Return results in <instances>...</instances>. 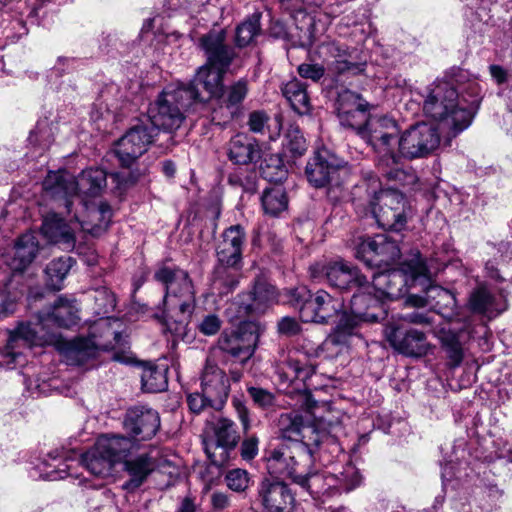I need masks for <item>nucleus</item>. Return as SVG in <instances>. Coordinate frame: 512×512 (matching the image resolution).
<instances>
[{
  "mask_svg": "<svg viewBox=\"0 0 512 512\" xmlns=\"http://www.w3.org/2000/svg\"><path fill=\"white\" fill-rule=\"evenodd\" d=\"M78 321V309L74 302L60 297L51 311L40 312L32 320L21 321L9 331L7 344L1 351L4 364L9 369L22 365L25 349L53 344L58 337L55 328H69Z\"/></svg>",
  "mask_w": 512,
  "mask_h": 512,
  "instance_id": "1",
  "label": "nucleus"
},
{
  "mask_svg": "<svg viewBox=\"0 0 512 512\" xmlns=\"http://www.w3.org/2000/svg\"><path fill=\"white\" fill-rule=\"evenodd\" d=\"M400 135L398 123L386 116H370L364 127L359 130V136L372 147L376 154V166L389 181L401 185L413 179V174L397 167V145Z\"/></svg>",
  "mask_w": 512,
  "mask_h": 512,
  "instance_id": "2",
  "label": "nucleus"
},
{
  "mask_svg": "<svg viewBox=\"0 0 512 512\" xmlns=\"http://www.w3.org/2000/svg\"><path fill=\"white\" fill-rule=\"evenodd\" d=\"M423 111L427 117L438 121L455 137L472 123V114L458 99L453 83L438 80L423 91Z\"/></svg>",
  "mask_w": 512,
  "mask_h": 512,
  "instance_id": "3",
  "label": "nucleus"
},
{
  "mask_svg": "<svg viewBox=\"0 0 512 512\" xmlns=\"http://www.w3.org/2000/svg\"><path fill=\"white\" fill-rule=\"evenodd\" d=\"M88 220H82L76 213L74 222H66L57 213H48L42 222L41 231L48 242L58 245L64 251L76 249V228H80L92 236H100L109 226L112 210L108 203L102 202L97 208L88 211Z\"/></svg>",
  "mask_w": 512,
  "mask_h": 512,
  "instance_id": "4",
  "label": "nucleus"
},
{
  "mask_svg": "<svg viewBox=\"0 0 512 512\" xmlns=\"http://www.w3.org/2000/svg\"><path fill=\"white\" fill-rule=\"evenodd\" d=\"M308 422L297 412L280 415L278 428L281 442H299L309 448L318 447L322 443L336 444L338 437L343 433L341 421L332 412L316 416Z\"/></svg>",
  "mask_w": 512,
  "mask_h": 512,
  "instance_id": "5",
  "label": "nucleus"
},
{
  "mask_svg": "<svg viewBox=\"0 0 512 512\" xmlns=\"http://www.w3.org/2000/svg\"><path fill=\"white\" fill-rule=\"evenodd\" d=\"M106 180V172L101 168L83 170L77 178L66 171L49 172L43 181V188L49 196L64 200L68 214L72 212L71 198L81 195L88 212L90 208L87 207L86 199L99 196L106 188Z\"/></svg>",
  "mask_w": 512,
  "mask_h": 512,
  "instance_id": "6",
  "label": "nucleus"
},
{
  "mask_svg": "<svg viewBox=\"0 0 512 512\" xmlns=\"http://www.w3.org/2000/svg\"><path fill=\"white\" fill-rule=\"evenodd\" d=\"M203 100L193 86L169 84L150 103L147 112L149 122L158 130H177L185 120L188 109Z\"/></svg>",
  "mask_w": 512,
  "mask_h": 512,
  "instance_id": "7",
  "label": "nucleus"
},
{
  "mask_svg": "<svg viewBox=\"0 0 512 512\" xmlns=\"http://www.w3.org/2000/svg\"><path fill=\"white\" fill-rule=\"evenodd\" d=\"M369 210L379 227L394 232L406 228L411 208L405 195L397 189H378V181L365 182Z\"/></svg>",
  "mask_w": 512,
  "mask_h": 512,
  "instance_id": "8",
  "label": "nucleus"
},
{
  "mask_svg": "<svg viewBox=\"0 0 512 512\" xmlns=\"http://www.w3.org/2000/svg\"><path fill=\"white\" fill-rule=\"evenodd\" d=\"M124 471L128 479L123 488L128 491L141 487L151 475H155L160 489L174 485L179 476L178 468L159 449H151L125 460Z\"/></svg>",
  "mask_w": 512,
  "mask_h": 512,
  "instance_id": "9",
  "label": "nucleus"
},
{
  "mask_svg": "<svg viewBox=\"0 0 512 512\" xmlns=\"http://www.w3.org/2000/svg\"><path fill=\"white\" fill-rule=\"evenodd\" d=\"M427 267L422 261H412L405 264L402 269H393L379 272L373 275L372 286L364 289L365 293H370L379 302V298L396 300L408 292L409 287H417V282L426 284L428 278L426 275ZM376 310L380 311L383 317L384 311L378 303Z\"/></svg>",
  "mask_w": 512,
  "mask_h": 512,
  "instance_id": "10",
  "label": "nucleus"
},
{
  "mask_svg": "<svg viewBox=\"0 0 512 512\" xmlns=\"http://www.w3.org/2000/svg\"><path fill=\"white\" fill-rule=\"evenodd\" d=\"M154 279L165 288V311L189 316L195 307V290L187 271L177 266L163 265L154 273Z\"/></svg>",
  "mask_w": 512,
  "mask_h": 512,
  "instance_id": "11",
  "label": "nucleus"
},
{
  "mask_svg": "<svg viewBox=\"0 0 512 512\" xmlns=\"http://www.w3.org/2000/svg\"><path fill=\"white\" fill-rule=\"evenodd\" d=\"M313 461V448L299 442H280L268 452L266 467L270 475L287 478L294 483Z\"/></svg>",
  "mask_w": 512,
  "mask_h": 512,
  "instance_id": "12",
  "label": "nucleus"
},
{
  "mask_svg": "<svg viewBox=\"0 0 512 512\" xmlns=\"http://www.w3.org/2000/svg\"><path fill=\"white\" fill-rule=\"evenodd\" d=\"M291 296L303 322L329 324L344 311L343 300L324 290L312 294L306 287H300L294 289Z\"/></svg>",
  "mask_w": 512,
  "mask_h": 512,
  "instance_id": "13",
  "label": "nucleus"
},
{
  "mask_svg": "<svg viewBox=\"0 0 512 512\" xmlns=\"http://www.w3.org/2000/svg\"><path fill=\"white\" fill-rule=\"evenodd\" d=\"M378 307V301L370 293H355L351 298L352 316L342 311L340 320L333 333L329 336V341L333 345H347L349 338L357 334L358 322H377L382 319L375 310Z\"/></svg>",
  "mask_w": 512,
  "mask_h": 512,
  "instance_id": "14",
  "label": "nucleus"
},
{
  "mask_svg": "<svg viewBox=\"0 0 512 512\" xmlns=\"http://www.w3.org/2000/svg\"><path fill=\"white\" fill-rule=\"evenodd\" d=\"M440 133L436 126L418 123L400 133L396 152L397 167L401 159H420L429 156L440 146Z\"/></svg>",
  "mask_w": 512,
  "mask_h": 512,
  "instance_id": "15",
  "label": "nucleus"
},
{
  "mask_svg": "<svg viewBox=\"0 0 512 512\" xmlns=\"http://www.w3.org/2000/svg\"><path fill=\"white\" fill-rule=\"evenodd\" d=\"M312 278L325 279L328 285L339 290L357 289V293L369 288L366 276L343 260L329 261L323 264H315L310 267Z\"/></svg>",
  "mask_w": 512,
  "mask_h": 512,
  "instance_id": "16",
  "label": "nucleus"
},
{
  "mask_svg": "<svg viewBox=\"0 0 512 512\" xmlns=\"http://www.w3.org/2000/svg\"><path fill=\"white\" fill-rule=\"evenodd\" d=\"M159 131L150 122L133 125L116 143L115 154L123 167H131L154 142Z\"/></svg>",
  "mask_w": 512,
  "mask_h": 512,
  "instance_id": "17",
  "label": "nucleus"
},
{
  "mask_svg": "<svg viewBox=\"0 0 512 512\" xmlns=\"http://www.w3.org/2000/svg\"><path fill=\"white\" fill-rule=\"evenodd\" d=\"M305 174L307 180L316 188L326 185L338 187L347 177L348 169L334 154L327 149H319L308 161Z\"/></svg>",
  "mask_w": 512,
  "mask_h": 512,
  "instance_id": "18",
  "label": "nucleus"
},
{
  "mask_svg": "<svg viewBox=\"0 0 512 512\" xmlns=\"http://www.w3.org/2000/svg\"><path fill=\"white\" fill-rule=\"evenodd\" d=\"M401 251L396 240L387 234L360 238L355 256L368 266H388L400 258Z\"/></svg>",
  "mask_w": 512,
  "mask_h": 512,
  "instance_id": "19",
  "label": "nucleus"
},
{
  "mask_svg": "<svg viewBox=\"0 0 512 512\" xmlns=\"http://www.w3.org/2000/svg\"><path fill=\"white\" fill-rule=\"evenodd\" d=\"M201 391L210 401V407L221 410L227 402L230 393V381L226 373L220 369L209 355L206 358L201 376Z\"/></svg>",
  "mask_w": 512,
  "mask_h": 512,
  "instance_id": "20",
  "label": "nucleus"
},
{
  "mask_svg": "<svg viewBox=\"0 0 512 512\" xmlns=\"http://www.w3.org/2000/svg\"><path fill=\"white\" fill-rule=\"evenodd\" d=\"M384 335L391 347L408 357H422L427 354L429 344L426 335L416 329H406L396 323H388Z\"/></svg>",
  "mask_w": 512,
  "mask_h": 512,
  "instance_id": "21",
  "label": "nucleus"
},
{
  "mask_svg": "<svg viewBox=\"0 0 512 512\" xmlns=\"http://www.w3.org/2000/svg\"><path fill=\"white\" fill-rule=\"evenodd\" d=\"M317 54L328 63L329 69L338 75L345 73L358 75L365 70L366 63L356 61L354 50L337 41L322 42L317 48Z\"/></svg>",
  "mask_w": 512,
  "mask_h": 512,
  "instance_id": "22",
  "label": "nucleus"
},
{
  "mask_svg": "<svg viewBox=\"0 0 512 512\" xmlns=\"http://www.w3.org/2000/svg\"><path fill=\"white\" fill-rule=\"evenodd\" d=\"M213 431L215 441L206 443L205 451L214 465L223 466L228 461L229 451L236 447L239 435L235 423L225 417L217 419Z\"/></svg>",
  "mask_w": 512,
  "mask_h": 512,
  "instance_id": "23",
  "label": "nucleus"
},
{
  "mask_svg": "<svg viewBox=\"0 0 512 512\" xmlns=\"http://www.w3.org/2000/svg\"><path fill=\"white\" fill-rule=\"evenodd\" d=\"M258 502L264 512H293L295 497L284 481L263 479L258 486Z\"/></svg>",
  "mask_w": 512,
  "mask_h": 512,
  "instance_id": "24",
  "label": "nucleus"
},
{
  "mask_svg": "<svg viewBox=\"0 0 512 512\" xmlns=\"http://www.w3.org/2000/svg\"><path fill=\"white\" fill-rule=\"evenodd\" d=\"M123 426L134 440H149L156 435L160 428V416L152 408L135 406L127 410Z\"/></svg>",
  "mask_w": 512,
  "mask_h": 512,
  "instance_id": "25",
  "label": "nucleus"
},
{
  "mask_svg": "<svg viewBox=\"0 0 512 512\" xmlns=\"http://www.w3.org/2000/svg\"><path fill=\"white\" fill-rule=\"evenodd\" d=\"M257 336L253 333H244L240 329L234 331H224L217 341L216 350L231 357L235 362L244 365L254 354L256 348Z\"/></svg>",
  "mask_w": 512,
  "mask_h": 512,
  "instance_id": "26",
  "label": "nucleus"
},
{
  "mask_svg": "<svg viewBox=\"0 0 512 512\" xmlns=\"http://www.w3.org/2000/svg\"><path fill=\"white\" fill-rule=\"evenodd\" d=\"M199 45L207 58L206 64L214 68L228 70L236 57L235 49L226 43L224 29L209 31L199 39Z\"/></svg>",
  "mask_w": 512,
  "mask_h": 512,
  "instance_id": "27",
  "label": "nucleus"
},
{
  "mask_svg": "<svg viewBox=\"0 0 512 512\" xmlns=\"http://www.w3.org/2000/svg\"><path fill=\"white\" fill-rule=\"evenodd\" d=\"M39 250L37 237L33 233H25L16 241L12 254L2 257V263L12 273L13 280L22 277V272L33 262Z\"/></svg>",
  "mask_w": 512,
  "mask_h": 512,
  "instance_id": "28",
  "label": "nucleus"
},
{
  "mask_svg": "<svg viewBox=\"0 0 512 512\" xmlns=\"http://www.w3.org/2000/svg\"><path fill=\"white\" fill-rule=\"evenodd\" d=\"M244 241L245 232L241 225H233L227 228L216 248L218 263L240 269Z\"/></svg>",
  "mask_w": 512,
  "mask_h": 512,
  "instance_id": "29",
  "label": "nucleus"
},
{
  "mask_svg": "<svg viewBox=\"0 0 512 512\" xmlns=\"http://www.w3.org/2000/svg\"><path fill=\"white\" fill-rule=\"evenodd\" d=\"M337 483L334 474L320 471L316 468L315 460L305 467V472L301 473L294 482V484L308 492L313 498L334 496Z\"/></svg>",
  "mask_w": 512,
  "mask_h": 512,
  "instance_id": "30",
  "label": "nucleus"
},
{
  "mask_svg": "<svg viewBox=\"0 0 512 512\" xmlns=\"http://www.w3.org/2000/svg\"><path fill=\"white\" fill-rule=\"evenodd\" d=\"M244 297V295L240 296V310L245 314H260L276 303L277 291L265 278L258 277L255 279L252 290L246 295L247 300Z\"/></svg>",
  "mask_w": 512,
  "mask_h": 512,
  "instance_id": "31",
  "label": "nucleus"
},
{
  "mask_svg": "<svg viewBox=\"0 0 512 512\" xmlns=\"http://www.w3.org/2000/svg\"><path fill=\"white\" fill-rule=\"evenodd\" d=\"M450 82L454 84L461 104L471 111L473 118L479 108L483 96L482 86L479 83L478 78L472 76L466 70L458 69L454 73Z\"/></svg>",
  "mask_w": 512,
  "mask_h": 512,
  "instance_id": "32",
  "label": "nucleus"
},
{
  "mask_svg": "<svg viewBox=\"0 0 512 512\" xmlns=\"http://www.w3.org/2000/svg\"><path fill=\"white\" fill-rule=\"evenodd\" d=\"M226 69L214 68L208 64L201 66L195 75V78L184 86H193L204 99L220 97L223 94V77Z\"/></svg>",
  "mask_w": 512,
  "mask_h": 512,
  "instance_id": "33",
  "label": "nucleus"
},
{
  "mask_svg": "<svg viewBox=\"0 0 512 512\" xmlns=\"http://www.w3.org/2000/svg\"><path fill=\"white\" fill-rule=\"evenodd\" d=\"M261 147L258 141L244 133L233 136L227 146V156L238 165L257 163L261 158Z\"/></svg>",
  "mask_w": 512,
  "mask_h": 512,
  "instance_id": "34",
  "label": "nucleus"
},
{
  "mask_svg": "<svg viewBox=\"0 0 512 512\" xmlns=\"http://www.w3.org/2000/svg\"><path fill=\"white\" fill-rule=\"evenodd\" d=\"M102 345L96 341L95 336L79 337L64 344L62 353L68 365L79 366L95 357Z\"/></svg>",
  "mask_w": 512,
  "mask_h": 512,
  "instance_id": "35",
  "label": "nucleus"
},
{
  "mask_svg": "<svg viewBox=\"0 0 512 512\" xmlns=\"http://www.w3.org/2000/svg\"><path fill=\"white\" fill-rule=\"evenodd\" d=\"M469 308L474 313L493 319L506 310V305L501 297H496L486 287L480 286L470 294Z\"/></svg>",
  "mask_w": 512,
  "mask_h": 512,
  "instance_id": "36",
  "label": "nucleus"
},
{
  "mask_svg": "<svg viewBox=\"0 0 512 512\" xmlns=\"http://www.w3.org/2000/svg\"><path fill=\"white\" fill-rule=\"evenodd\" d=\"M96 444L98 450L104 452L116 464L126 458L134 447L131 437L123 435H102Z\"/></svg>",
  "mask_w": 512,
  "mask_h": 512,
  "instance_id": "37",
  "label": "nucleus"
},
{
  "mask_svg": "<svg viewBox=\"0 0 512 512\" xmlns=\"http://www.w3.org/2000/svg\"><path fill=\"white\" fill-rule=\"evenodd\" d=\"M69 461V459L60 455L58 451L49 453L47 459H44L38 466L40 476L49 481L61 480L68 476H73L71 472L73 465L69 464Z\"/></svg>",
  "mask_w": 512,
  "mask_h": 512,
  "instance_id": "38",
  "label": "nucleus"
},
{
  "mask_svg": "<svg viewBox=\"0 0 512 512\" xmlns=\"http://www.w3.org/2000/svg\"><path fill=\"white\" fill-rule=\"evenodd\" d=\"M282 94L291 108L299 115H307L311 111L310 97L307 87L298 79H293L281 88Z\"/></svg>",
  "mask_w": 512,
  "mask_h": 512,
  "instance_id": "39",
  "label": "nucleus"
},
{
  "mask_svg": "<svg viewBox=\"0 0 512 512\" xmlns=\"http://www.w3.org/2000/svg\"><path fill=\"white\" fill-rule=\"evenodd\" d=\"M76 465L83 464L85 469L92 475L100 478L108 477L112 474L115 464L108 458L104 452L98 450V445L82 455L81 461H74Z\"/></svg>",
  "mask_w": 512,
  "mask_h": 512,
  "instance_id": "40",
  "label": "nucleus"
},
{
  "mask_svg": "<svg viewBox=\"0 0 512 512\" xmlns=\"http://www.w3.org/2000/svg\"><path fill=\"white\" fill-rule=\"evenodd\" d=\"M75 263L72 257H59L50 261L45 268L46 285L48 288L59 291L63 288V281Z\"/></svg>",
  "mask_w": 512,
  "mask_h": 512,
  "instance_id": "41",
  "label": "nucleus"
},
{
  "mask_svg": "<svg viewBox=\"0 0 512 512\" xmlns=\"http://www.w3.org/2000/svg\"><path fill=\"white\" fill-rule=\"evenodd\" d=\"M261 14L254 13L241 22L235 30V43L238 47H246L252 44L261 34Z\"/></svg>",
  "mask_w": 512,
  "mask_h": 512,
  "instance_id": "42",
  "label": "nucleus"
},
{
  "mask_svg": "<svg viewBox=\"0 0 512 512\" xmlns=\"http://www.w3.org/2000/svg\"><path fill=\"white\" fill-rule=\"evenodd\" d=\"M141 383L145 392H162L168 386L166 372L155 365L145 364L142 368Z\"/></svg>",
  "mask_w": 512,
  "mask_h": 512,
  "instance_id": "43",
  "label": "nucleus"
},
{
  "mask_svg": "<svg viewBox=\"0 0 512 512\" xmlns=\"http://www.w3.org/2000/svg\"><path fill=\"white\" fill-rule=\"evenodd\" d=\"M439 339L441 347L448 358V365L451 368L460 366L464 358V351L458 334L452 331L441 330Z\"/></svg>",
  "mask_w": 512,
  "mask_h": 512,
  "instance_id": "44",
  "label": "nucleus"
},
{
  "mask_svg": "<svg viewBox=\"0 0 512 512\" xmlns=\"http://www.w3.org/2000/svg\"><path fill=\"white\" fill-rule=\"evenodd\" d=\"M261 204L266 214L277 216L288 206L286 192L281 186L266 188L261 197Z\"/></svg>",
  "mask_w": 512,
  "mask_h": 512,
  "instance_id": "45",
  "label": "nucleus"
},
{
  "mask_svg": "<svg viewBox=\"0 0 512 512\" xmlns=\"http://www.w3.org/2000/svg\"><path fill=\"white\" fill-rule=\"evenodd\" d=\"M18 285V280H11V285L0 286V319L9 317L16 311L17 301L22 294Z\"/></svg>",
  "mask_w": 512,
  "mask_h": 512,
  "instance_id": "46",
  "label": "nucleus"
},
{
  "mask_svg": "<svg viewBox=\"0 0 512 512\" xmlns=\"http://www.w3.org/2000/svg\"><path fill=\"white\" fill-rule=\"evenodd\" d=\"M369 104L360 94L349 89H342L338 92L336 100L337 115L350 113L352 110L368 108Z\"/></svg>",
  "mask_w": 512,
  "mask_h": 512,
  "instance_id": "47",
  "label": "nucleus"
},
{
  "mask_svg": "<svg viewBox=\"0 0 512 512\" xmlns=\"http://www.w3.org/2000/svg\"><path fill=\"white\" fill-rule=\"evenodd\" d=\"M334 477L338 482L335 487V495L342 492H350L360 486L362 482L359 470L351 463L345 465L339 474H334Z\"/></svg>",
  "mask_w": 512,
  "mask_h": 512,
  "instance_id": "48",
  "label": "nucleus"
},
{
  "mask_svg": "<svg viewBox=\"0 0 512 512\" xmlns=\"http://www.w3.org/2000/svg\"><path fill=\"white\" fill-rule=\"evenodd\" d=\"M248 93V82L245 79H240L234 84L228 86L226 90H223L221 96L224 97V104L228 109L231 110V114H234L239 105L243 102Z\"/></svg>",
  "mask_w": 512,
  "mask_h": 512,
  "instance_id": "49",
  "label": "nucleus"
},
{
  "mask_svg": "<svg viewBox=\"0 0 512 512\" xmlns=\"http://www.w3.org/2000/svg\"><path fill=\"white\" fill-rule=\"evenodd\" d=\"M239 270L240 269L228 267L227 265L218 264L213 274L214 282L218 283L221 287H223V292L228 293L234 290L239 284Z\"/></svg>",
  "mask_w": 512,
  "mask_h": 512,
  "instance_id": "50",
  "label": "nucleus"
},
{
  "mask_svg": "<svg viewBox=\"0 0 512 512\" xmlns=\"http://www.w3.org/2000/svg\"><path fill=\"white\" fill-rule=\"evenodd\" d=\"M256 170H236L228 176V182L232 186L240 187L244 192L253 194L257 190Z\"/></svg>",
  "mask_w": 512,
  "mask_h": 512,
  "instance_id": "51",
  "label": "nucleus"
},
{
  "mask_svg": "<svg viewBox=\"0 0 512 512\" xmlns=\"http://www.w3.org/2000/svg\"><path fill=\"white\" fill-rule=\"evenodd\" d=\"M283 146L286 152L295 158L302 156L307 150L306 140L297 127H290L288 129Z\"/></svg>",
  "mask_w": 512,
  "mask_h": 512,
  "instance_id": "52",
  "label": "nucleus"
},
{
  "mask_svg": "<svg viewBox=\"0 0 512 512\" xmlns=\"http://www.w3.org/2000/svg\"><path fill=\"white\" fill-rule=\"evenodd\" d=\"M340 124L344 127L351 128L356 131L359 135V130L362 129L368 120V108L352 110L350 113L343 115H337Z\"/></svg>",
  "mask_w": 512,
  "mask_h": 512,
  "instance_id": "53",
  "label": "nucleus"
},
{
  "mask_svg": "<svg viewBox=\"0 0 512 512\" xmlns=\"http://www.w3.org/2000/svg\"><path fill=\"white\" fill-rule=\"evenodd\" d=\"M94 301L98 314H107L116 307L115 295L107 288L102 287L94 292Z\"/></svg>",
  "mask_w": 512,
  "mask_h": 512,
  "instance_id": "54",
  "label": "nucleus"
},
{
  "mask_svg": "<svg viewBox=\"0 0 512 512\" xmlns=\"http://www.w3.org/2000/svg\"><path fill=\"white\" fill-rule=\"evenodd\" d=\"M285 371L280 374L284 381L292 382L295 379H306L313 373L311 367H306L300 364L298 360L289 359L283 367Z\"/></svg>",
  "mask_w": 512,
  "mask_h": 512,
  "instance_id": "55",
  "label": "nucleus"
},
{
  "mask_svg": "<svg viewBox=\"0 0 512 512\" xmlns=\"http://www.w3.org/2000/svg\"><path fill=\"white\" fill-rule=\"evenodd\" d=\"M227 486L235 492L245 491L250 482L249 474L244 469H232L225 476Z\"/></svg>",
  "mask_w": 512,
  "mask_h": 512,
  "instance_id": "56",
  "label": "nucleus"
},
{
  "mask_svg": "<svg viewBox=\"0 0 512 512\" xmlns=\"http://www.w3.org/2000/svg\"><path fill=\"white\" fill-rule=\"evenodd\" d=\"M247 392L253 403L261 409H270L275 405V395L267 389L255 386H249Z\"/></svg>",
  "mask_w": 512,
  "mask_h": 512,
  "instance_id": "57",
  "label": "nucleus"
},
{
  "mask_svg": "<svg viewBox=\"0 0 512 512\" xmlns=\"http://www.w3.org/2000/svg\"><path fill=\"white\" fill-rule=\"evenodd\" d=\"M428 282L426 284H421V282H417V286H420L421 290L425 293V298L417 299L413 304L415 305H431L436 303V300L440 298L441 293L438 290H446L445 288L431 284V277L429 271L426 272Z\"/></svg>",
  "mask_w": 512,
  "mask_h": 512,
  "instance_id": "58",
  "label": "nucleus"
},
{
  "mask_svg": "<svg viewBox=\"0 0 512 512\" xmlns=\"http://www.w3.org/2000/svg\"><path fill=\"white\" fill-rule=\"evenodd\" d=\"M269 120L268 114L263 110L252 111L248 116L247 125L253 133H263Z\"/></svg>",
  "mask_w": 512,
  "mask_h": 512,
  "instance_id": "59",
  "label": "nucleus"
},
{
  "mask_svg": "<svg viewBox=\"0 0 512 512\" xmlns=\"http://www.w3.org/2000/svg\"><path fill=\"white\" fill-rule=\"evenodd\" d=\"M270 160L276 162L277 164L274 169L269 164L261 166L263 177L270 182H279L283 180L286 176V170L284 165L281 163V160L279 158H271Z\"/></svg>",
  "mask_w": 512,
  "mask_h": 512,
  "instance_id": "60",
  "label": "nucleus"
},
{
  "mask_svg": "<svg viewBox=\"0 0 512 512\" xmlns=\"http://www.w3.org/2000/svg\"><path fill=\"white\" fill-rule=\"evenodd\" d=\"M297 71L302 78L310 79L314 82L319 81L325 74V69L322 65L311 63L299 65Z\"/></svg>",
  "mask_w": 512,
  "mask_h": 512,
  "instance_id": "61",
  "label": "nucleus"
},
{
  "mask_svg": "<svg viewBox=\"0 0 512 512\" xmlns=\"http://www.w3.org/2000/svg\"><path fill=\"white\" fill-rule=\"evenodd\" d=\"M221 324L222 322L217 315L209 314L198 324V330L206 336L215 335L220 330Z\"/></svg>",
  "mask_w": 512,
  "mask_h": 512,
  "instance_id": "62",
  "label": "nucleus"
},
{
  "mask_svg": "<svg viewBox=\"0 0 512 512\" xmlns=\"http://www.w3.org/2000/svg\"><path fill=\"white\" fill-rule=\"evenodd\" d=\"M259 440L255 435L247 436L241 443L240 454L244 460H252L258 454Z\"/></svg>",
  "mask_w": 512,
  "mask_h": 512,
  "instance_id": "63",
  "label": "nucleus"
},
{
  "mask_svg": "<svg viewBox=\"0 0 512 512\" xmlns=\"http://www.w3.org/2000/svg\"><path fill=\"white\" fill-rule=\"evenodd\" d=\"M187 404L191 412L199 414L206 407H210V401L205 393H191L187 395Z\"/></svg>",
  "mask_w": 512,
  "mask_h": 512,
  "instance_id": "64",
  "label": "nucleus"
}]
</instances>
